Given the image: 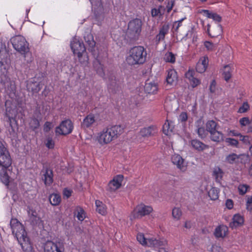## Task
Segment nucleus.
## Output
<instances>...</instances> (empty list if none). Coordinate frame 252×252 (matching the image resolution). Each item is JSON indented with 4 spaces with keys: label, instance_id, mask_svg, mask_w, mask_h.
Segmentation results:
<instances>
[{
    "label": "nucleus",
    "instance_id": "nucleus-46",
    "mask_svg": "<svg viewBox=\"0 0 252 252\" xmlns=\"http://www.w3.org/2000/svg\"><path fill=\"white\" fill-rule=\"evenodd\" d=\"M164 60L166 62L173 63L175 62V55L171 52H168L164 58Z\"/></svg>",
    "mask_w": 252,
    "mask_h": 252
},
{
    "label": "nucleus",
    "instance_id": "nucleus-50",
    "mask_svg": "<svg viewBox=\"0 0 252 252\" xmlns=\"http://www.w3.org/2000/svg\"><path fill=\"white\" fill-rule=\"evenodd\" d=\"M172 215L174 219L179 220L182 215V211L180 208L175 207L172 210Z\"/></svg>",
    "mask_w": 252,
    "mask_h": 252
},
{
    "label": "nucleus",
    "instance_id": "nucleus-61",
    "mask_svg": "<svg viewBox=\"0 0 252 252\" xmlns=\"http://www.w3.org/2000/svg\"><path fill=\"white\" fill-rule=\"evenodd\" d=\"M240 140L242 141V142L246 145H251V142L249 140V136L246 135L243 136L241 134H240Z\"/></svg>",
    "mask_w": 252,
    "mask_h": 252
},
{
    "label": "nucleus",
    "instance_id": "nucleus-44",
    "mask_svg": "<svg viewBox=\"0 0 252 252\" xmlns=\"http://www.w3.org/2000/svg\"><path fill=\"white\" fill-rule=\"evenodd\" d=\"M231 68L229 64L224 66V71L223 73V78L226 81H228L231 77V73L230 72Z\"/></svg>",
    "mask_w": 252,
    "mask_h": 252
},
{
    "label": "nucleus",
    "instance_id": "nucleus-26",
    "mask_svg": "<svg viewBox=\"0 0 252 252\" xmlns=\"http://www.w3.org/2000/svg\"><path fill=\"white\" fill-rule=\"evenodd\" d=\"M12 159L10 153H6L3 156L0 157V166L2 169L8 168L12 164Z\"/></svg>",
    "mask_w": 252,
    "mask_h": 252
},
{
    "label": "nucleus",
    "instance_id": "nucleus-64",
    "mask_svg": "<svg viewBox=\"0 0 252 252\" xmlns=\"http://www.w3.org/2000/svg\"><path fill=\"white\" fill-rule=\"evenodd\" d=\"M190 81L191 85L193 88L197 87L201 83L198 79L195 77L192 78Z\"/></svg>",
    "mask_w": 252,
    "mask_h": 252
},
{
    "label": "nucleus",
    "instance_id": "nucleus-28",
    "mask_svg": "<svg viewBox=\"0 0 252 252\" xmlns=\"http://www.w3.org/2000/svg\"><path fill=\"white\" fill-rule=\"evenodd\" d=\"M200 13H203L207 18L212 19L216 22H220L222 20V18L220 15L209 10L202 9Z\"/></svg>",
    "mask_w": 252,
    "mask_h": 252
},
{
    "label": "nucleus",
    "instance_id": "nucleus-52",
    "mask_svg": "<svg viewBox=\"0 0 252 252\" xmlns=\"http://www.w3.org/2000/svg\"><path fill=\"white\" fill-rule=\"evenodd\" d=\"M167 123H165L162 127V131L164 134L167 135L169 131L172 132L173 131V127H171L170 124L168 121L167 120Z\"/></svg>",
    "mask_w": 252,
    "mask_h": 252
},
{
    "label": "nucleus",
    "instance_id": "nucleus-10",
    "mask_svg": "<svg viewBox=\"0 0 252 252\" xmlns=\"http://www.w3.org/2000/svg\"><path fill=\"white\" fill-rule=\"evenodd\" d=\"M124 179V176L121 174L117 175L114 177L113 179L109 182L106 190L112 192L119 189L122 185V182Z\"/></svg>",
    "mask_w": 252,
    "mask_h": 252
},
{
    "label": "nucleus",
    "instance_id": "nucleus-3",
    "mask_svg": "<svg viewBox=\"0 0 252 252\" xmlns=\"http://www.w3.org/2000/svg\"><path fill=\"white\" fill-rule=\"evenodd\" d=\"M70 47L74 55H77L80 63H84L86 61L85 58L88 59V56L86 52L87 47L84 43L75 38L70 43Z\"/></svg>",
    "mask_w": 252,
    "mask_h": 252
},
{
    "label": "nucleus",
    "instance_id": "nucleus-51",
    "mask_svg": "<svg viewBox=\"0 0 252 252\" xmlns=\"http://www.w3.org/2000/svg\"><path fill=\"white\" fill-rule=\"evenodd\" d=\"M45 144L46 146L49 149H53L54 148L55 142L53 140L52 138L50 136H48L47 137Z\"/></svg>",
    "mask_w": 252,
    "mask_h": 252
},
{
    "label": "nucleus",
    "instance_id": "nucleus-43",
    "mask_svg": "<svg viewBox=\"0 0 252 252\" xmlns=\"http://www.w3.org/2000/svg\"><path fill=\"white\" fill-rule=\"evenodd\" d=\"M95 205L96 207V212L102 215H105L106 211L102 202L99 200H96Z\"/></svg>",
    "mask_w": 252,
    "mask_h": 252
},
{
    "label": "nucleus",
    "instance_id": "nucleus-14",
    "mask_svg": "<svg viewBox=\"0 0 252 252\" xmlns=\"http://www.w3.org/2000/svg\"><path fill=\"white\" fill-rule=\"evenodd\" d=\"M104 0H100L98 5L94 7V15L95 19L98 21H102L104 19Z\"/></svg>",
    "mask_w": 252,
    "mask_h": 252
},
{
    "label": "nucleus",
    "instance_id": "nucleus-8",
    "mask_svg": "<svg viewBox=\"0 0 252 252\" xmlns=\"http://www.w3.org/2000/svg\"><path fill=\"white\" fill-rule=\"evenodd\" d=\"M153 208L150 206H146L144 204L138 205L132 212V215L134 219H139L143 216L149 215L152 211Z\"/></svg>",
    "mask_w": 252,
    "mask_h": 252
},
{
    "label": "nucleus",
    "instance_id": "nucleus-15",
    "mask_svg": "<svg viewBox=\"0 0 252 252\" xmlns=\"http://www.w3.org/2000/svg\"><path fill=\"white\" fill-rule=\"evenodd\" d=\"M166 82L168 85L173 86L177 83L178 80L177 72L174 69H170L167 71Z\"/></svg>",
    "mask_w": 252,
    "mask_h": 252
},
{
    "label": "nucleus",
    "instance_id": "nucleus-33",
    "mask_svg": "<svg viewBox=\"0 0 252 252\" xmlns=\"http://www.w3.org/2000/svg\"><path fill=\"white\" fill-rule=\"evenodd\" d=\"M241 156L246 157L247 158V160L249 159L250 158L249 154L246 155L243 154L237 155L236 154L232 153L231 154L228 155L226 157V160L229 163L233 164L236 159L239 158Z\"/></svg>",
    "mask_w": 252,
    "mask_h": 252
},
{
    "label": "nucleus",
    "instance_id": "nucleus-6",
    "mask_svg": "<svg viewBox=\"0 0 252 252\" xmlns=\"http://www.w3.org/2000/svg\"><path fill=\"white\" fill-rule=\"evenodd\" d=\"M73 124L71 120L68 119L61 122L59 126L55 128L56 135L66 136L71 133L73 129Z\"/></svg>",
    "mask_w": 252,
    "mask_h": 252
},
{
    "label": "nucleus",
    "instance_id": "nucleus-25",
    "mask_svg": "<svg viewBox=\"0 0 252 252\" xmlns=\"http://www.w3.org/2000/svg\"><path fill=\"white\" fill-rule=\"evenodd\" d=\"M158 85L154 81H150L149 79L146 80L144 86V91L148 94H155L158 91Z\"/></svg>",
    "mask_w": 252,
    "mask_h": 252
},
{
    "label": "nucleus",
    "instance_id": "nucleus-47",
    "mask_svg": "<svg viewBox=\"0 0 252 252\" xmlns=\"http://www.w3.org/2000/svg\"><path fill=\"white\" fill-rule=\"evenodd\" d=\"M99 65L96 68V73L101 77L105 78V73L104 70V65L99 61H97Z\"/></svg>",
    "mask_w": 252,
    "mask_h": 252
},
{
    "label": "nucleus",
    "instance_id": "nucleus-32",
    "mask_svg": "<svg viewBox=\"0 0 252 252\" xmlns=\"http://www.w3.org/2000/svg\"><path fill=\"white\" fill-rule=\"evenodd\" d=\"M8 168L2 169L0 170V178L1 182L4 184L6 186H9V178L8 173H7Z\"/></svg>",
    "mask_w": 252,
    "mask_h": 252
},
{
    "label": "nucleus",
    "instance_id": "nucleus-41",
    "mask_svg": "<svg viewBox=\"0 0 252 252\" xmlns=\"http://www.w3.org/2000/svg\"><path fill=\"white\" fill-rule=\"evenodd\" d=\"M214 30L215 31H213L212 33L210 32L208 33V35L212 38L216 37L220 35L222 32V27L220 24H219L214 28Z\"/></svg>",
    "mask_w": 252,
    "mask_h": 252
},
{
    "label": "nucleus",
    "instance_id": "nucleus-36",
    "mask_svg": "<svg viewBox=\"0 0 252 252\" xmlns=\"http://www.w3.org/2000/svg\"><path fill=\"white\" fill-rule=\"evenodd\" d=\"M44 183L46 185H51L53 182V173L51 169H47L46 172L44 174Z\"/></svg>",
    "mask_w": 252,
    "mask_h": 252
},
{
    "label": "nucleus",
    "instance_id": "nucleus-56",
    "mask_svg": "<svg viewBox=\"0 0 252 252\" xmlns=\"http://www.w3.org/2000/svg\"><path fill=\"white\" fill-rule=\"evenodd\" d=\"M250 109V105L248 102L246 101L243 102L242 105L240 107L238 112L240 113H243L247 112Z\"/></svg>",
    "mask_w": 252,
    "mask_h": 252
},
{
    "label": "nucleus",
    "instance_id": "nucleus-45",
    "mask_svg": "<svg viewBox=\"0 0 252 252\" xmlns=\"http://www.w3.org/2000/svg\"><path fill=\"white\" fill-rule=\"evenodd\" d=\"M40 126V123L37 118H32L30 123V127L32 130H35Z\"/></svg>",
    "mask_w": 252,
    "mask_h": 252
},
{
    "label": "nucleus",
    "instance_id": "nucleus-49",
    "mask_svg": "<svg viewBox=\"0 0 252 252\" xmlns=\"http://www.w3.org/2000/svg\"><path fill=\"white\" fill-rule=\"evenodd\" d=\"M250 189V186L246 184L240 185L238 187L239 192L240 195H244L249 189Z\"/></svg>",
    "mask_w": 252,
    "mask_h": 252
},
{
    "label": "nucleus",
    "instance_id": "nucleus-39",
    "mask_svg": "<svg viewBox=\"0 0 252 252\" xmlns=\"http://www.w3.org/2000/svg\"><path fill=\"white\" fill-rule=\"evenodd\" d=\"M220 190L217 188L212 187L208 192V196L211 200H216L219 198Z\"/></svg>",
    "mask_w": 252,
    "mask_h": 252
},
{
    "label": "nucleus",
    "instance_id": "nucleus-7",
    "mask_svg": "<svg viewBox=\"0 0 252 252\" xmlns=\"http://www.w3.org/2000/svg\"><path fill=\"white\" fill-rule=\"evenodd\" d=\"M108 89L113 94H116L120 92L122 88L121 81L117 78L114 73H110L108 76Z\"/></svg>",
    "mask_w": 252,
    "mask_h": 252
},
{
    "label": "nucleus",
    "instance_id": "nucleus-23",
    "mask_svg": "<svg viewBox=\"0 0 252 252\" xmlns=\"http://www.w3.org/2000/svg\"><path fill=\"white\" fill-rule=\"evenodd\" d=\"M125 126L123 125H115L108 128L110 131L112 136H113V139H116L118 137L121 135L124 132L125 129Z\"/></svg>",
    "mask_w": 252,
    "mask_h": 252
},
{
    "label": "nucleus",
    "instance_id": "nucleus-42",
    "mask_svg": "<svg viewBox=\"0 0 252 252\" xmlns=\"http://www.w3.org/2000/svg\"><path fill=\"white\" fill-rule=\"evenodd\" d=\"M197 129H196V132L198 135V136L201 139H204L208 135V131H207V128L205 129L204 127L203 126H199V125L197 126Z\"/></svg>",
    "mask_w": 252,
    "mask_h": 252
},
{
    "label": "nucleus",
    "instance_id": "nucleus-34",
    "mask_svg": "<svg viewBox=\"0 0 252 252\" xmlns=\"http://www.w3.org/2000/svg\"><path fill=\"white\" fill-rule=\"evenodd\" d=\"M9 56V50L5 43L0 42V60H3Z\"/></svg>",
    "mask_w": 252,
    "mask_h": 252
},
{
    "label": "nucleus",
    "instance_id": "nucleus-35",
    "mask_svg": "<svg viewBox=\"0 0 252 252\" xmlns=\"http://www.w3.org/2000/svg\"><path fill=\"white\" fill-rule=\"evenodd\" d=\"M49 200L52 206H57L61 201V197L58 193H52L50 195Z\"/></svg>",
    "mask_w": 252,
    "mask_h": 252
},
{
    "label": "nucleus",
    "instance_id": "nucleus-1",
    "mask_svg": "<svg viewBox=\"0 0 252 252\" xmlns=\"http://www.w3.org/2000/svg\"><path fill=\"white\" fill-rule=\"evenodd\" d=\"M147 55L146 50L143 46H135L130 49L126 62L131 66L141 65L146 62Z\"/></svg>",
    "mask_w": 252,
    "mask_h": 252
},
{
    "label": "nucleus",
    "instance_id": "nucleus-55",
    "mask_svg": "<svg viewBox=\"0 0 252 252\" xmlns=\"http://www.w3.org/2000/svg\"><path fill=\"white\" fill-rule=\"evenodd\" d=\"M226 143H228V145H230L233 147H238L239 142L237 140L232 138H226L225 139Z\"/></svg>",
    "mask_w": 252,
    "mask_h": 252
},
{
    "label": "nucleus",
    "instance_id": "nucleus-22",
    "mask_svg": "<svg viewBox=\"0 0 252 252\" xmlns=\"http://www.w3.org/2000/svg\"><path fill=\"white\" fill-rule=\"evenodd\" d=\"M18 242L21 246L23 252H32L33 251L32 244L28 237H26L25 239L19 240Z\"/></svg>",
    "mask_w": 252,
    "mask_h": 252
},
{
    "label": "nucleus",
    "instance_id": "nucleus-63",
    "mask_svg": "<svg viewBox=\"0 0 252 252\" xmlns=\"http://www.w3.org/2000/svg\"><path fill=\"white\" fill-rule=\"evenodd\" d=\"M188 118V116L187 113L185 112H182L179 115V120L181 122H185L187 121Z\"/></svg>",
    "mask_w": 252,
    "mask_h": 252
},
{
    "label": "nucleus",
    "instance_id": "nucleus-16",
    "mask_svg": "<svg viewBox=\"0 0 252 252\" xmlns=\"http://www.w3.org/2000/svg\"><path fill=\"white\" fill-rule=\"evenodd\" d=\"M189 143L194 150L199 152H203L204 150L208 149L209 148V146L208 145L204 144L197 139L190 140Z\"/></svg>",
    "mask_w": 252,
    "mask_h": 252
},
{
    "label": "nucleus",
    "instance_id": "nucleus-21",
    "mask_svg": "<svg viewBox=\"0 0 252 252\" xmlns=\"http://www.w3.org/2000/svg\"><path fill=\"white\" fill-rule=\"evenodd\" d=\"M171 161L173 164L177 166L178 168L182 171L186 170V167L184 164V159L180 155L178 154L173 155L171 157Z\"/></svg>",
    "mask_w": 252,
    "mask_h": 252
},
{
    "label": "nucleus",
    "instance_id": "nucleus-9",
    "mask_svg": "<svg viewBox=\"0 0 252 252\" xmlns=\"http://www.w3.org/2000/svg\"><path fill=\"white\" fill-rule=\"evenodd\" d=\"M41 81H35L34 78H32L26 82L27 90L32 94H37L42 88L43 84Z\"/></svg>",
    "mask_w": 252,
    "mask_h": 252
},
{
    "label": "nucleus",
    "instance_id": "nucleus-62",
    "mask_svg": "<svg viewBox=\"0 0 252 252\" xmlns=\"http://www.w3.org/2000/svg\"><path fill=\"white\" fill-rule=\"evenodd\" d=\"M207 68H206V66H203L201 64H200V61L198 62L196 66V70L197 72L202 73L204 72Z\"/></svg>",
    "mask_w": 252,
    "mask_h": 252
},
{
    "label": "nucleus",
    "instance_id": "nucleus-60",
    "mask_svg": "<svg viewBox=\"0 0 252 252\" xmlns=\"http://www.w3.org/2000/svg\"><path fill=\"white\" fill-rule=\"evenodd\" d=\"M6 153H9L7 147H5L1 141H0V157L6 155Z\"/></svg>",
    "mask_w": 252,
    "mask_h": 252
},
{
    "label": "nucleus",
    "instance_id": "nucleus-11",
    "mask_svg": "<svg viewBox=\"0 0 252 252\" xmlns=\"http://www.w3.org/2000/svg\"><path fill=\"white\" fill-rule=\"evenodd\" d=\"M167 244V242L163 239H157L154 237L148 238V246L153 247L154 248H159V252H162V251L165 252L164 249L162 247Z\"/></svg>",
    "mask_w": 252,
    "mask_h": 252
},
{
    "label": "nucleus",
    "instance_id": "nucleus-29",
    "mask_svg": "<svg viewBox=\"0 0 252 252\" xmlns=\"http://www.w3.org/2000/svg\"><path fill=\"white\" fill-rule=\"evenodd\" d=\"M6 121L9 124L10 128L9 129V132L10 134L16 132V129H18V125L16 120V117L11 118H7Z\"/></svg>",
    "mask_w": 252,
    "mask_h": 252
},
{
    "label": "nucleus",
    "instance_id": "nucleus-54",
    "mask_svg": "<svg viewBox=\"0 0 252 252\" xmlns=\"http://www.w3.org/2000/svg\"><path fill=\"white\" fill-rule=\"evenodd\" d=\"M251 122L252 121L249 119V117H243L239 120V123L241 127L251 125Z\"/></svg>",
    "mask_w": 252,
    "mask_h": 252
},
{
    "label": "nucleus",
    "instance_id": "nucleus-20",
    "mask_svg": "<svg viewBox=\"0 0 252 252\" xmlns=\"http://www.w3.org/2000/svg\"><path fill=\"white\" fill-rule=\"evenodd\" d=\"M5 118H11L16 117V109L11 100H7L5 102Z\"/></svg>",
    "mask_w": 252,
    "mask_h": 252
},
{
    "label": "nucleus",
    "instance_id": "nucleus-19",
    "mask_svg": "<svg viewBox=\"0 0 252 252\" xmlns=\"http://www.w3.org/2000/svg\"><path fill=\"white\" fill-rule=\"evenodd\" d=\"M244 222V219L239 214H235L232 218V221L229 223V227L232 229L242 226Z\"/></svg>",
    "mask_w": 252,
    "mask_h": 252
},
{
    "label": "nucleus",
    "instance_id": "nucleus-13",
    "mask_svg": "<svg viewBox=\"0 0 252 252\" xmlns=\"http://www.w3.org/2000/svg\"><path fill=\"white\" fill-rule=\"evenodd\" d=\"M109 131L107 128L106 130L104 129L100 134L98 137V141L100 144L101 145L108 144L113 140V136Z\"/></svg>",
    "mask_w": 252,
    "mask_h": 252
},
{
    "label": "nucleus",
    "instance_id": "nucleus-5",
    "mask_svg": "<svg viewBox=\"0 0 252 252\" xmlns=\"http://www.w3.org/2000/svg\"><path fill=\"white\" fill-rule=\"evenodd\" d=\"M44 252H63L64 244L61 239H57L54 242L47 240L43 244Z\"/></svg>",
    "mask_w": 252,
    "mask_h": 252
},
{
    "label": "nucleus",
    "instance_id": "nucleus-18",
    "mask_svg": "<svg viewBox=\"0 0 252 252\" xmlns=\"http://www.w3.org/2000/svg\"><path fill=\"white\" fill-rule=\"evenodd\" d=\"M228 231V227L225 225L221 224L215 228L214 235L216 238H223L227 234Z\"/></svg>",
    "mask_w": 252,
    "mask_h": 252
},
{
    "label": "nucleus",
    "instance_id": "nucleus-31",
    "mask_svg": "<svg viewBox=\"0 0 252 252\" xmlns=\"http://www.w3.org/2000/svg\"><path fill=\"white\" fill-rule=\"evenodd\" d=\"M210 139L214 142L220 143L221 141L225 140L224 139V135L220 132L216 130L214 132L210 133Z\"/></svg>",
    "mask_w": 252,
    "mask_h": 252
},
{
    "label": "nucleus",
    "instance_id": "nucleus-53",
    "mask_svg": "<svg viewBox=\"0 0 252 252\" xmlns=\"http://www.w3.org/2000/svg\"><path fill=\"white\" fill-rule=\"evenodd\" d=\"M77 218L80 221H83L85 218V212L82 207H79L77 209Z\"/></svg>",
    "mask_w": 252,
    "mask_h": 252
},
{
    "label": "nucleus",
    "instance_id": "nucleus-40",
    "mask_svg": "<svg viewBox=\"0 0 252 252\" xmlns=\"http://www.w3.org/2000/svg\"><path fill=\"white\" fill-rule=\"evenodd\" d=\"M214 30L215 31H213L212 33L210 32L208 33V35L212 38L216 37L220 35L222 32V27L220 24H219L214 28Z\"/></svg>",
    "mask_w": 252,
    "mask_h": 252
},
{
    "label": "nucleus",
    "instance_id": "nucleus-24",
    "mask_svg": "<svg viewBox=\"0 0 252 252\" xmlns=\"http://www.w3.org/2000/svg\"><path fill=\"white\" fill-rule=\"evenodd\" d=\"M12 232L13 234H15L18 241L28 237L27 233L23 224H19V227L16 228L15 230H12Z\"/></svg>",
    "mask_w": 252,
    "mask_h": 252
},
{
    "label": "nucleus",
    "instance_id": "nucleus-48",
    "mask_svg": "<svg viewBox=\"0 0 252 252\" xmlns=\"http://www.w3.org/2000/svg\"><path fill=\"white\" fill-rule=\"evenodd\" d=\"M137 240L142 245L148 246V239L145 237L144 234L138 233L137 235Z\"/></svg>",
    "mask_w": 252,
    "mask_h": 252
},
{
    "label": "nucleus",
    "instance_id": "nucleus-17",
    "mask_svg": "<svg viewBox=\"0 0 252 252\" xmlns=\"http://www.w3.org/2000/svg\"><path fill=\"white\" fill-rule=\"evenodd\" d=\"M84 38L88 46V50L94 55L96 42L94 40L93 35L91 33H88L84 36Z\"/></svg>",
    "mask_w": 252,
    "mask_h": 252
},
{
    "label": "nucleus",
    "instance_id": "nucleus-12",
    "mask_svg": "<svg viewBox=\"0 0 252 252\" xmlns=\"http://www.w3.org/2000/svg\"><path fill=\"white\" fill-rule=\"evenodd\" d=\"M139 133L143 137L154 136L158 133V128L156 126L151 125L141 128Z\"/></svg>",
    "mask_w": 252,
    "mask_h": 252
},
{
    "label": "nucleus",
    "instance_id": "nucleus-37",
    "mask_svg": "<svg viewBox=\"0 0 252 252\" xmlns=\"http://www.w3.org/2000/svg\"><path fill=\"white\" fill-rule=\"evenodd\" d=\"M31 224L33 226H37L39 228H43V221L37 216L30 217Z\"/></svg>",
    "mask_w": 252,
    "mask_h": 252
},
{
    "label": "nucleus",
    "instance_id": "nucleus-4",
    "mask_svg": "<svg viewBox=\"0 0 252 252\" xmlns=\"http://www.w3.org/2000/svg\"><path fill=\"white\" fill-rule=\"evenodd\" d=\"M13 48L21 55L25 57L26 55L30 54L29 44L26 39L22 35H17L10 39Z\"/></svg>",
    "mask_w": 252,
    "mask_h": 252
},
{
    "label": "nucleus",
    "instance_id": "nucleus-30",
    "mask_svg": "<svg viewBox=\"0 0 252 252\" xmlns=\"http://www.w3.org/2000/svg\"><path fill=\"white\" fill-rule=\"evenodd\" d=\"M95 122L94 116L93 114L88 115L83 120L81 123V127L83 128H89Z\"/></svg>",
    "mask_w": 252,
    "mask_h": 252
},
{
    "label": "nucleus",
    "instance_id": "nucleus-58",
    "mask_svg": "<svg viewBox=\"0 0 252 252\" xmlns=\"http://www.w3.org/2000/svg\"><path fill=\"white\" fill-rule=\"evenodd\" d=\"M204 45L209 51H213L215 49V46L211 41H205L204 42Z\"/></svg>",
    "mask_w": 252,
    "mask_h": 252
},
{
    "label": "nucleus",
    "instance_id": "nucleus-27",
    "mask_svg": "<svg viewBox=\"0 0 252 252\" xmlns=\"http://www.w3.org/2000/svg\"><path fill=\"white\" fill-rule=\"evenodd\" d=\"M169 25L168 24H164L160 28L159 33L156 36V42L158 43L160 40H164L165 36L168 32Z\"/></svg>",
    "mask_w": 252,
    "mask_h": 252
},
{
    "label": "nucleus",
    "instance_id": "nucleus-2",
    "mask_svg": "<svg viewBox=\"0 0 252 252\" xmlns=\"http://www.w3.org/2000/svg\"><path fill=\"white\" fill-rule=\"evenodd\" d=\"M143 23L140 18H135L130 20L127 24L125 39L130 42L137 40L141 34Z\"/></svg>",
    "mask_w": 252,
    "mask_h": 252
},
{
    "label": "nucleus",
    "instance_id": "nucleus-57",
    "mask_svg": "<svg viewBox=\"0 0 252 252\" xmlns=\"http://www.w3.org/2000/svg\"><path fill=\"white\" fill-rule=\"evenodd\" d=\"M19 224H22L17 219H11L10 225L12 230H15L16 228L19 227Z\"/></svg>",
    "mask_w": 252,
    "mask_h": 252
},
{
    "label": "nucleus",
    "instance_id": "nucleus-59",
    "mask_svg": "<svg viewBox=\"0 0 252 252\" xmlns=\"http://www.w3.org/2000/svg\"><path fill=\"white\" fill-rule=\"evenodd\" d=\"M213 174L214 176L216 177V179H218L219 177L220 179H221L222 177L223 172L221 169H220V167H218V169H215L214 170Z\"/></svg>",
    "mask_w": 252,
    "mask_h": 252
},
{
    "label": "nucleus",
    "instance_id": "nucleus-38",
    "mask_svg": "<svg viewBox=\"0 0 252 252\" xmlns=\"http://www.w3.org/2000/svg\"><path fill=\"white\" fill-rule=\"evenodd\" d=\"M218 126V124L215 121L209 120L206 124L207 131L211 133L212 132H214L217 130Z\"/></svg>",
    "mask_w": 252,
    "mask_h": 252
}]
</instances>
